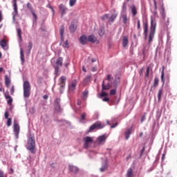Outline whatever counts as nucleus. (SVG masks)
<instances>
[{"mask_svg": "<svg viewBox=\"0 0 177 177\" xmlns=\"http://www.w3.org/2000/svg\"><path fill=\"white\" fill-rule=\"evenodd\" d=\"M35 142L34 135L30 134L28 136V140L27 142V149L33 154L35 153Z\"/></svg>", "mask_w": 177, "mask_h": 177, "instance_id": "1", "label": "nucleus"}, {"mask_svg": "<svg viewBox=\"0 0 177 177\" xmlns=\"http://www.w3.org/2000/svg\"><path fill=\"white\" fill-rule=\"evenodd\" d=\"M156 23H154L153 17L151 18V26H150V32H149V44H150L153 39L154 38V35L156 33Z\"/></svg>", "mask_w": 177, "mask_h": 177, "instance_id": "2", "label": "nucleus"}, {"mask_svg": "<svg viewBox=\"0 0 177 177\" xmlns=\"http://www.w3.org/2000/svg\"><path fill=\"white\" fill-rule=\"evenodd\" d=\"M63 65V58L62 57H59L55 61V64L53 65V67L55 68V74L56 76H59L60 71V68L62 67Z\"/></svg>", "mask_w": 177, "mask_h": 177, "instance_id": "3", "label": "nucleus"}, {"mask_svg": "<svg viewBox=\"0 0 177 177\" xmlns=\"http://www.w3.org/2000/svg\"><path fill=\"white\" fill-rule=\"evenodd\" d=\"M23 88H24V97L25 98H28L30 95V84L28 80L24 82L23 84Z\"/></svg>", "mask_w": 177, "mask_h": 177, "instance_id": "4", "label": "nucleus"}, {"mask_svg": "<svg viewBox=\"0 0 177 177\" xmlns=\"http://www.w3.org/2000/svg\"><path fill=\"white\" fill-rule=\"evenodd\" d=\"M104 125H102V124H101V122H95V124H93L91 127H90V129H89V130H88V132H91V131H93V130H95V129H102V128H104Z\"/></svg>", "mask_w": 177, "mask_h": 177, "instance_id": "5", "label": "nucleus"}, {"mask_svg": "<svg viewBox=\"0 0 177 177\" xmlns=\"http://www.w3.org/2000/svg\"><path fill=\"white\" fill-rule=\"evenodd\" d=\"M84 147L85 149H88L89 147V145L93 142V138L92 137H86L84 138Z\"/></svg>", "mask_w": 177, "mask_h": 177, "instance_id": "6", "label": "nucleus"}, {"mask_svg": "<svg viewBox=\"0 0 177 177\" xmlns=\"http://www.w3.org/2000/svg\"><path fill=\"white\" fill-rule=\"evenodd\" d=\"M13 9L14 11L12 12V19L15 20V17L18 15V8H17V0H13Z\"/></svg>", "mask_w": 177, "mask_h": 177, "instance_id": "7", "label": "nucleus"}, {"mask_svg": "<svg viewBox=\"0 0 177 177\" xmlns=\"http://www.w3.org/2000/svg\"><path fill=\"white\" fill-rule=\"evenodd\" d=\"M13 131H14L16 137L18 138L19 132H20V127H19V124L17 123L15 121L14 122Z\"/></svg>", "mask_w": 177, "mask_h": 177, "instance_id": "8", "label": "nucleus"}, {"mask_svg": "<svg viewBox=\"0 0 177 177\" xmlns=\"http://www.w3.org/2000/svg\"><path fill=\"white\" fill-rule=\"evenodd\" d=\"M88 41L92 44H95V43H96L97 44H99V40L97 39V37L94 35H88Z\"/></svg>", "mask_w": 177, "mask_h": 177, "instance_id": "9", "label": "nucleus"}, {"mask_svg": "<svg viewBox=\"0 0 177 177\" xmlns=\"http://www.w3.org/2000/svg\"><path fill=\"white\" fill-rule=\"evenodd\" d=\"M59 9L61 12V15L63 17L64 15H66V12L68 11V8L65 6L63 3H61L59 6Z\"/></svg>", "mask_w": 177, "mask_h": 177, "instance_id": "10", "label": "nucleus"}, {"mask_svg": "<svg viewBox=\"0 0 177 177\" xmlns=\"http://www.w3.org/2000/svg\"><path fill=\"white\" fill-rule=\"evenodd\" d=\"M76 29H77V21L74 20L71 22V24L69 26V30L71 32H75Z\"/></svg>", "mask_w": 177, "mask_h": 177, "instance_id": "11", "label": "nucleus"}, {"mask_svg": "<svg viewBox=\"0 0 177 177\" xmlns=\"http://www.w3.org/2000/svg\"><path fill=\"white\" fill-rule=\"evenodd\" d=\"M106 140V135H102L97 139V142L99 145H104Z\"/></svg>", "mask_w": 177, "mask_h": 177, "instance_id": "12", "label": "nucleus"}, {"mask_svg": "<svg viewBox=\"0 0 177 177\" xmlns=\"http://www.w3.org/2000/svg\"><path fill=\"white\" fill-rule=\"evenodd\" d=\"M143 27H144L145 38V39H147V37H148V21H145L143 23Z\"/></svg>", "mask_w": 177, "mask_h": 177, "instance_id": "13", "label": "nucleus"}, {"mask_svg": "<svg viewBox=\"0 0 177 177\" xmlns=\"http://www.w3.org/2000/svg\"><path fill=\"white\" fill-rule=\"evenodd\" d=\"M66 77L65 76H62L59 80V84L60 86L61 89L64 88L65 86Z\"/></svg>", "mask_w": 177, "mask_h": 177, "instance_id": "14", "label": "nucleus"}, {"mask_svg": "<svg viewBox=\"0 0 177 177\" xmlns=\"http://www.w3.org/2000/svg\"><path fill=\"white\" fill-rule=\"evenodd\" d=\"M60 101V98H56V100H55V108L57 111H59L61 109Z\"/></svg>", "mask_w": 177, "mask_h": 177, "instance_id": "15", "label": "nucleus"}, {"mask_svg": "<svg viewBox=\"0 0 177 177\" xmlns=\"http://www.w3.org/2000/svg\"><path fill=\"white\" fill-rule=\"evenodd\" d=\"M87 41H88V38L86 37V35H83L81 36L80 39V42L82 45H86Z\"/></svg>", "mask_w": 177, "mask_h": 177, "instance_id": "16", "label": "nucleus"}, {"mask_svg": "<svg viewBox=\"0 0 177 177\" xmlns=\"http://www.w3.org/2000/svg\"><path fill=\"white\" fill-rule=\"evenodd\" d=\"M77 86V81L76 80H73V82H71V86H69V91H73L75 90Z\"/></svg>", "mask_w": 177, "mask_h": 177, "instance_id": "17", "label": "nucleus"}, {"mask_svg": "<svg viewBox=\"0 0 177 177\" xmlns=\"http://www.w3.org/2000/svg\"><path fill=\"white\" fill-rule=\"evenodd\" d=\"M129 44V37L128 36H124L122 38V46L124 48L127 47Z\"/></svg>", "mask_w": 177, "mask_h": 177, "instance_id": "18", "label": "nucleus"}, {"mask_svg": "<svg viewBox=\"0 0 177 177\" xmlns=\"http://www.w3.org/2000/svg\"><path fill=\"white\" fill-rule=\"evenodd\" d=\"M5 85L7 88H8L10 85V83H11V81H10V77L8 76V75H5Z\"/></svg>", "mask_w": 177, "mask_h": 177, "instance_id": "19", "label": "nucleus"}, {"mask_svg": "<svg viewBox=\"0 0 177 177\" xmlns=\"http://www.w3.org/2000/svg\"><path fill=\"white\" fill-rule=\"evenodd\" d=\"M20 59L21 61V64H24L25 62V58H24V49L22 48H20Z\"/></svg>", "mask_w": 177, "mask_h": 177, "instance_id": "20", "label": "nucleus"}, {"mask_svg": "<svg viewBox=\"0 0 177 177\" xmlns=\"http://www.w3.org/2000/svg\"><path fill=\"white\" fill-rule=\"evenodd\" d=\"M5 98L7 100L8 104L11 105L12 103V97H10V95H8V94H5Z\"/></svg>", "mask_w": 177, "mask_h": 177, "instance_id": "21", "label": "nucleus"}, {"mask_svg": "<svg viewBox=\"0 0 177 177\" xmlns=\"http://www.w3.org/2000/svg\"><path fill=\"white\" fill-rule=\"evenodd\" d=\"M132 131H133L132 128H130L127 130V131L125 132L126 140H129V138H130V135L132 133Z\"/></svg>", "mask_w": 177, "mask_h": 177, "instance_id": "22", "label": "nucleus"}, {"mask_svg": "<svg viewBox=\"0 0 177 177\" xmlns=\"http://www.w3.org/2000/svg\"><path fill=\"white\" fill-rule=\"evenodd\" d=\"M161 82H162V86L165 85V66H162V71L161 73Z\"/></svg>", "mask_w": 177, "mask_h": 177, "instance_id": "23", "label": "nucleus"}, {"mask_svg": "<svg viewBox=\"0 0 177 177\" xmlns=\"http://www.w3.org/2000/svg\"><path fill=\"white\" fill-rule=\"evenodd\" d=\"M117 17H118V14L116 13L112 14L111 17L109 18V22L113 23Z\"/></svg>", "mask_w": 177, "mask_h": 177, "instance_id": "24", "label": "nucleus"}, {"mask_svg": "<svg viewBox=\"0 0 177 177\" xmlns=\"http://www.w3.org/2000/svg\"><path fill=\"white\" fill-rule=\"evenodd\" d=\"M69 169L71 172H73V173H77L79 171V169L77 167H75L73 165H69Z\"/></svg>", "mask_w": 177, "mask_h": 177, "instance_id": "25", "label": "nucleus"}, {"mask_svg": "<svg viewBox=\"0 0 177 177\" xmlns=\"http://www.w3.org/2000/svg\"><path fill=\"white\" fill-rule=\"evenodd\" d=\"M59 33H60V37H61V41H64V26H62L60 28Z\"/></svg>", "mask_w": 177, "mask_h": 177, "instance_id": "26", "label": "nucleus"}, {"mask_svg": "<svg viewBox=\"0 0 177 177\" xmlns=\"http://www.w3.org/2000/svg\"><path fill=\"white\" fill-rule=\"evenodd\" d=\"M131 12H132V15L133 17L136 16L137 13H138V11H137V8L136 7L135 5H133L131 7Z\"/></svg>", "mask_w": 177, "mask_h": 177, "instance_id": "27", "label": "nucleus"}, {"mask_svg": "<svg viewBox=\"0 0 177 177\" xmlns=\"http://www.w3.org/2000/svg\"><path fill=\"white\" fill-rule=\"evenodd\" d=\"M0 46H1L2 48L5 49L7 46V42L4 39H1L0 41Z\"/></svg>", "mask_w": 177, "mask_h": 177, "instance_id": "28", "label": "nucleus"}, {"mask_svg": "<svg viewBox=\"0 0 177 177\" xmlns=\"http://www.w3.org/2000/svg\"><path fill=\"white\" fill-rule=\"evenodd\" d=\"M26 6H27L28 10L30 12H32L35 11V10H34V8H33L32 4H31L30 2H28V3H26Z\"/></svg>", "mask_w": 177, "mask_h": 177, "instance_id": "29", "label": "nucleus"}, {"mask_svg": "<svg viewBox=\"0 0 177 177\" xmlns=\"http://www.w3.org/2000/svg\"><path fill=\"white\" fill-rule=\"evenodd\" d=\"M102 91H108L111 88L110 86H107V84H104V80H103V82H102Z\"/></svg>", "mask_w": 177, "mask_h": 177, "instance_id": "30", "label": "nucleus"}, {"mask_svg": "<svg viewBox=\"0 0 177 177\" xmlns=\"http://www.w3.org/2000/svg\"><path fill=\"white\" fill-rule=\"evenodd\" d=\"M158 84H159V79H158V77H155L153 86L151 88V91H152L153 87H157L158 86Z\"/></svg>", "mask_w": 177, "mask_h": 177, "instance_id": "31", "label": "nucleus"}, {"mask_svg": "<svg viewBox=\"0 0 177 177\" xmlns=\"http://www.w3.org/2000/svg\"><path fill=\"white\" fill-rule=\"evenodd\" d=\"M17 35L19 37V39L20 40V41H22V37H21V30L20 28H17Z\"/></svg>", "mask_w": 177, "mask_h": 177, "instance_id": "32", "label": "nucleus"}, {"mask_svg": "<svg viewBox=\"0 0 177 177\" xmlns=\"http://www.w3.org/2000/svg\"><path fill=\"white\" fill-rule=\"evenodd\" d=\"M122 20H123V22L124 24H127V21H128V19H127V14H122Z\"/></svg>", "mask_w": 177, "mask_h": 177, "instance_id": "33", "label": "nucleus"}, {"mask_svg": "<svg viewBox=\"0 0 177 177\" xmlns=\"http://www.w3.org/2000/svg\"><path fill=\"white\" fill-rule=\"evenodd\" d=\"M133 169L130 168L127 171V177H133Z\"/></svg>", "mask_w": 177, "mask_h": 177, "instance_id": "34", "label": "nucleus"}, {"mask_svg": "<svg viewBox=\"0 0 177 177\" xmlns=\"http://www.w3.org/2000/svg\"><path fill=\"white\" fill-rule=\"evenodd\" d=\"M32 41L28 42V53L30 54V50H32Z\"/></svg>", "mask_w": 177, "mask_h": 177, "instance_id": "35", "label": "nucleus"}, {"mask_svg": "<svg viewBox=\"0 0 177 177\" xmlns=\"http://www.w3.org/2000/svg\"><path fill=\"white\" fill-rule=\"evenodd\" d=\"M98 34L100 37L104 36V28H100V30L98 31Z\"/></svg>", "mask_w": 177, "mask_h": 177, "instance_id": "36", "label": "nucleus"}, {"mask_svg": "<svg viewBox=\"0 0 177 177\" xmlns=\"http://www.w3.org/2000/svg\"><path fill=\"white\" fill-rule=\"evenodd\" d=\"M109 19V14H104V15H102L101 17V19L102 21H105V20Z\"/></svg>", "mask_w": 177, "mask_h": 177, "instance_id": "37", "label": "nucleus"}, {"mask_svg": "<svg viewBox=\"0 0 177 177\" xmlns=\"http://www.w3.org/2000/svg\"><path fill=\"white\" fill-rule=\"evenodd\" d=\"M162 94V88H160L158 94V98L159 102L161 100Z\"/></svg>", "mask_w": 177, "mask_h": 177, "instance_id": "38", "label": "nucleus"}, {"mask_svg": "<svg viewBox=\"0 0 177 177\" xmlns=\"http://www.w3.org/2000/svg\"><path fill=\"white\" fill-rule=\"evenodd\" d=\"M76 2H77V0H70V1H69V5H70V6H71V7L74 6L75 5Z\"/></svg>", "mask_w": 177, "mask_h": 177, "instance_id": "39", "label": "nucleus"}, {"mask_svg": "<svg viewBox=\"0 0 177 177\" xmlns=\"http://www.w3.org/2000/svg\"><path fill=\"white\" fill-rule=\"evenodd\" d=\"M63 47L65 48H69V44H68V40H66V41L63 44Z\"/></svg>", "mask_w": 177, "mask_h": 177, "instance_id": "40", "label": "nucleus"}, {"mask_svg": "<svg viewBox=\"0 0 177 177\" xmlns=\"http://www.w3.org/2000/svg\"><path fill=\"white\" fill-rule=\"evenodd\" d=\"M86 113H83L82 114V115H81V120H80V121L84 120L85 118H86Z\"/></svg>", "mask_w": 177, "mask_h": 177, "instance_id": "41", "label": "nucleus"}, {"mask_svg": "<svg viewBox=\"0 0 177 177\" xmlns=\"http://www.w3.org/2000/svg\"><path fill=\"white\" fill-rule=\"evenodd\" d=\"M115 94H116V88H113V90H111V91H110L111 95H114Z\"/></svg>", "mask_w": 177, "mask_h": 177, "instance_id": "42", "label": "nucleus"}, {"mask_svg": "<svg viewBox=\"0 0 177 177\" xmlns=\"http://www.w3.org/2000/svg\"><path fill=\"white\" fill-rule=\"evenodd\" d=\"M11 124H12V119L8 118V121H7V125H8V127H10V126H11Z\"/></svg>", "mask_w": 177, "mask_h": 177, "instance_id": "43", "label": "nucleus"}, {"mask_svg": "<svg viewBox=\"0 0 177 177\" xmlns=\"http://www.w3.org/2000/svg\"><path fill=\"white\" fill-rule=\"evenodd\" d=\"M112 80H113V77H111V75H108L107 78H106V80H107L108 82H111Z\"/></svg>", "mask_w": 177, "mask_h": 177, "instance_id": "44", "label": "nucleus"}, {"mask_svg": "<svg viewBox=\"0 0 177 177\" xmlns=\"http://www.w3.org/2000/svg\"><path fill=\"white\" fill-rule=\"evenodd\" d=\"M122 10L125 12L127 10V3L124 2L122 5Z\"/></svg>", "mask_w": 177, "mask_h": 177, "instance_id": "45", "label": "nucleus"}, {"mask_svg": "<svg viewBox=\"0 0 177 177\" xmlns=\"http://www.w3.org/2000/svg\"><path fill=\"white\" fill-rule=\"evenodd\" d=\"M31 14L32 15L33 17L35 18V20L37 21V15L35 12V10L31 12Z\"/></svg>", "mask_w": 177, "mask_h": 177, "instance_id": "46", "label": "nucleus"}, {"mask_svg": "<svg viewBox=\"0 0 177 177\" xmlns=\"http://www.w3.org/2000/svg\"><path fill=\"white\" fill-rule=\"evenodd\" d=\"M14 92H15V87H14V86H12V87L10 88V94L12 95H14Z\"/></svg>", "mask_w": 177, "mask_h": 177, "instance_id": "47", "label": "nucleus"}, {"mask_svg": "<svg viewBox=\"0 0 177 177\" xmlns=\"http://www.w3.org/2000/svg\"><path fill=\"white\" fill-rule=\"evenodd\" d=\"M104 90H102L101 94H100V97H106L107 96L106 93H105V91H103Z\"/></svg>", "mask_w": 177, "mask_h": 177, "instance_id": "48", "label": "nucleus"}, {"mask_svg": "<svg viewBox=\"0 0 177 177\" xmlns=\"http://www.w3.org/2000/svg\"><path fill=\"white\" fill-rule=\"evenodd\" d=\"M88 94V91H83V97H86Z\"/></svg>", "mask_w": 177, "mask_h": 177, "instance_id": "49", "label": "nucleus"}, {"mask_svg": "<svg viewBox=\"0 0 177 177\" xmlns=\"http://www.w3.org/2000/svg\"><path fill=\"white\" fill-rule=\"evenodd\" d=\"M141 28V25H140V20H138V29L140 30Z\"/></svg>", "mask_w": 177, "mask_h": 177, "instance_id": "50", "label": "nucleus"}, {"mask_svg": "<svg viewBox=\"0 0 177 177\" xmlns=\"http://www.w3.org/2000/svg\"><path fill=\"white\" fill-rule=\"evenodd\" d=\"M0 177H7L2 171H0Z\"/></svg>", "mask_w": 177, "mask_h": 177, "instance_id": "51", "label": "nucleus"}, {"mask_svg": "<svg viewBox=\"0 0 177 177\" xmlns=\"http://www.w3.org/2000/svg\"><path fill=\"white\" fill-rule=\"evenodd\" d=\"M149 66H148L147 69V75H146L147 77H149Z\"/></svg>", "mask_w": 177, "mask_h": 177, "instance_id": "52", "label": "nucleus"}, {"mask_svg": "<svg viewBox=\"0 0 177 177\" xmlns=\"http://www.w3.org/2000/svg\"><path fill=\"white\" fill-rule=\"evenodd\" d=\"M47 7L49 8L53 11V13L55 12V10H54L53 8L50 4H48L47 6Z\"/></svg>", "mask_w": 177, "mask_h": 177, "instance_id": "53", "label": "nucleus"}, {"mask_svg": "<svg viewBox=\"0 0 177 177\" xmlns=\"http://www.w3.org/2000/svg\"><path fill=\"white\" fill-rule=\"evenodd\" d=\"M106 167H102V168L100 169V171H101L102 172H104V171H106Z\"/></svg>", "mask_w": 177, "mask_h": 177, "instance_id": "54", "label": "nucleus"}, {"mask_svg": "<svg viewBox=\"0 0 177 177\" xmlns=\"http://www.w3.org/2000/svg\"><path fill=\"white\" fill-rule=\"evenodd\" d=\"M143 70H144L143 68H142V69L139 72V74L140 76H142L143 75Z\"/></svg>", "mask_w": 177, "mask_h": 177, "instance_id": "55", "label": "nucleus"}, {"mask_svg": "<svg viewBox=\"0 0 177 177\" xmlns=\"http://www.w3.org/2000/svg\"><path fill=\"white\" fill-rule=\"evenodd\" d=\"M2 19H3V17H2V11L0 10V22H1Z\"/></svg>", "mask_w": 177, "mask_h": 177, "instance_id": "56", "label": "nucleus"}, {"mask_svg": "<svg viewBox=\"0 0 177 177\" xmlns=\"http://www.w3.org/2000/svg\"><path fill=\"white\" fill-rule=\"evenodd\" d=\"M8 116H9L8 113L6 111V112L5 113V118H6V119H8Z\"/></svg>", "mask_w": 177, "mask_h": 177, "instance_id": "57", "label": "nucleus"}, {"mask_svg": "<svg viewBox=\"0 0 177 177\" xmlns=\"http://www.w3.org/2000/svg\"><path fill=\"white\" fill-rule=\"evenodd\" d=\"M103 101L104 102H109V98H107L106 97H105L104 98H103Z\"/></svg>", "mask_w": 177, "mask_h": 177, "instance_id": "58", "label": "nucleus"}, {"mask_svg": "<svg viewBox=\"0 0 177 177\" xmlns=\"http://www.w3.org/2000/svg\"><path fill=\"white\" fill-rule=\"evenodd\" d=\"M145 118H146V116H145V115H143V116L142 117V119H141V122H143L145 121Z\"/></svg>", "mask_w": 177, "mask_h": 177, "instance_id": "59", "label": "nucleus"}, {"mask_svg": "<svg viewBox=\"0 0 177 177\" xmlns=\"http://www.w3.org/2000/svg\"><path fill=\"white\" fill-rule=\"evenodd\" d=\"M77 105L80 106L82 104L81 100H78L77 102Z\"/></svg>", "mask_w": 177, "mask_h": 177, "instance_id": "60", "label": "nucleus"}, {"mask_svg": "<svg viewBox=\"0 0 177 177\" xmlns=\"http://www.w3.org/2000/svg\"><path fill=\"white\" fill-rule=\"evenodd\" d=\"M106 85H107V86H110V88H111V86H112V83H111V82H108V83H107Z\"/></svg>", "mask_w": 177, "mask_h": 177, "instance_id": "61", "label": "nucleus"}, {"mask_svg": "<svg viewBox=\"0 0 177 177\" xmlns=\"http://www.w3.org/2000/svg\"><path fill=\"white\" fill-rule=\"evenodd\" d=\"M117 125H118V123L114 124H113V125L111 127V129H113V128H115Z\"/></svg>", "mask_w": 177, "mask_h": 177, "instance_id": "62", "label": "nucleus"}, {"mask_svg": "<svg viewBox=\"0 0 177 177\" xmlns=\"http://www.w3.org/2000/svg\"><path fill=\"white\" fill-rule=\"evenodd\" d=\"M43 98L44 100H47L48 98V95H46V94L45 95H44Z\"/></svg>", "mask_w": 177, "mask_h": 177, "instance_id": "63", "label": "nucleus"}, {"mask_svg": "<svg viewBox=\"0 0 177 177\" xmlns=\"http://www.w3.org/2000/svg\"><path fill=\"white\" fill-rule=\"evenodd\" d=\"M154 6H155L156 9H157V3H156V0H154Z\"/></svg>", "mask_w": 177, "mask_h": 177, "instance_id": "64", "label": "nucleus"}]
</instances>
